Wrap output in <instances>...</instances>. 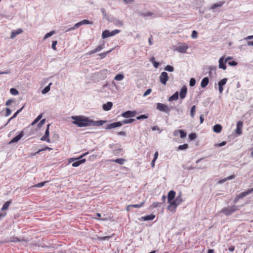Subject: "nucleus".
<instances>
[{
	"label": "nucleus",
	"instance_id": "nucleus-39",
	"mask_svg": "<svg viewBox=\"0 0 253 253\" xmlns=\"http://www.w3.org/2000/svg\"><path fill=\"white\" fill-rule=\"evenodd\" d=\"M104 46H105L104 43H103L102 44L98 46H97L95 49L96 52H99V51H101L103 48H104Z\"/></svg>",
	"mask_w": 253,
	"mask_h": 253
},
{
	"label": "nucleus",
	"instance_id": "nucleus-3",
	"mask_svg": "<svg viewBox=\"0 0 253 253\" xmlns=\"http://www.w3.org/2000/svg\"><path fill=\"white\" fill-rule=\"evenodd\" d=\"M239 210V206L233 205L230 207H227L226 208H223L220 212L223 213L226 216H229Z\"/></svg>",
	"mask_w": 253,
	"mask_h": 253
},
{
	"label": "nucleus",
	"instance_id": "nucleus-58",
	"mask_svg": "<svg viewBox=\"0 0 253 253\" xmlns=\"http://www.w3.org/2000/svg\"><path fill=\"white\" fill-rule=\"evenodd\" d=\"M228 65L230 66H235L237 64V62L234 61L228 62Z\"/></svg>",
	"mask_w": 253,
	"mask_h": 253
},
{
	"label": "nucleus",
	"instance_id": "nucleus-25",
	"mask_svg": "<svg viewBox=\"0 0 253 253\" xmlns=\"http://www.w3.org/2000/svg\"><path fill=\"white\" fill-rule=\"evenodd\" d=\"M178 98V92H176L175 93H174L172 96H171L169 99V101H172L173 100H176Z\"/></svg>",
	"mask_w": 253,
	"mask_h": 253
},
{
	"label": "nucleus",
	"instance_id": "nucleus-23",
	"mask_svg": "<svg viewBox=\"0 0 253 253\" xmlns=\"http://www.w3.org/2000/svg\"><path fill=\"white\" fill-rule=\"evenodd\" d=\"M155 217V215L151 214L150 215H148L145 216H142L141 219L143 221H147V220H153Z\"/></svg>",
	"mask_w": 253,
	"mask_h": 253
},
{
	"label": "nucleus",
	"instance_id": "nucleus-6",
	"mask_svg": "<svg viewBox=\"0 0 253 253\" xmlns=\"http://www.w3.org/2000/svg\"><path fill=\"white\" fill-rule=\"evenodd\" d=\"M157 109L160 111L164 112L166 113L169 114L170 109L167 105L161 103H158L157 104Z\"/></svg>",
	"mask_w": 253,
	"mask_h": 253
},
{
	"label": "nucleus",
	"instance_id": "nucleus-11",
	"mask_svg": "<svg viewBox=\"0 0 253 253\" xmlns=\"http://www.w3.org/2000/svg\"><path fill=\"white\" fill-rule=\"evenodd\" d=\"M175 196V192L173 190H170L168 194V202L169 205L170 203L174 200Z\"/></svg>",
	"mask_w": 253,
	"mask_h": 253
},
{
	"label": "nucleus",
	"instance_id": "nucleus-60",
	"mask_svg": "<svg viewBox=\"0 0 253 253\" xmlns=\"http://www.w3.org/2000/svg\"><path fill=\"white\" fill-rule=\"evenodd\" d=\"M160 204H161L160 203H159V202H155L153 203V207L154 208H156V207L159 206V205Z\"/></svg>",
	"mask_w": 253,
	"mask_h": 253
},
{
	"label": "nucleus",
	"instance_id": "nucleus-27",
	"mask_svg": "<svg viewBox=\"0 0 253 253\" xmlns=\"http://www.w3.org/2000/svg\"><path fill=\"white\" fill-rule=\"evenodd\" d=\"M11 201H8L6 202L2 206V207L1 208V211H4L8 209V207L9 206L10 204H11Z\"/></svg>",
	"mask_w": 253,
	"mask_h": 253
},
{
	"label": "nucleus",
	"instance_id": "nucleus-32",
	"mask_svg": "<svg viewBox=\"0 0 253 253\" xmlns=\"http://www.w3.org/2000/svg\"><path fill=\"white\" fill-rule=\"evenodd\" d=\"M55 33V31H51L49 33L46 34L43 37V40H45L47 39V38L52 36Z\"/></svg>",
	"mask_w": 253,
	"mask_h": 253
},
{
	"label": "nucleus",
	"instance_id": "nucleus-35",
	"mask_svg": "<svg viewBox=\"0 0 253 253\" xmlns=\"http://www.w3.org/2000/svg\"><path fill=\"white\" fill-rule=\"evenodd\" d=\"M188 145L187 144L179 145L178 147V150H184L188 148Z\"/></svg>",
	"mask_w": 253,
	"mask_h": 253
},
{
	"label": "nucleus",
	"instance_id": "nucleus-41",
	"mask_svg": "<svg viewBox=\"0 0 253 253\" xmlns=\"http://www.w3.org/2000/svg\"><path fill=\"white\" fill-rule=\"evenodd\" d=\"M23 108H24V107L23 106L21 109H20L18 110H17L14 114V115L10 118V119H13L16 118V116H17V115L22 111V110L23 109Z\"/></svg>",
	"mask_w": 253,
	"mask_h": 253
},
{
	"label": "nucleus",
	"instance_id": "nucleus-19",
	"mask_svg": "<svg viewBox=\"0 0 253 253\" xmlns=\"http://www.w3.org/2000/svg\"><path fill=\"white\" fill-rule=\"evenodd\" d=\"M187 93V88L186 86L182 87L180 92V97L181 99H183L185 97Z\"/></svg>",
	"mask_w": 253,
	"mask_h": 253
},
{
	"label": "nucleus",
	"instance_id": "nucleus-49",
	"mask_svg": "<svg viewBox=\"0 0 253 253\" xmlns=\"http://www.w3.org/2000/svg\"><path fill=\"white\" fill-rule=\"evenodd\" d=\"M196 138V134L194 133H192L189 134V138L190 140H194Z\"/></svg>",
	"mask_w": 253,
	"mask_h": 253
},
{
	"label": "nucleus",
	"instance_id": "nucleus-46",
	"mask_svg": "<svg viewBox=\"0 0 253 253\" xmlns=\"http://www.w3.org/2000/svg\"><path fill=\"white\" fill-rule=\"evenodd\" d=\"M195 84H196V80L194 78H191L190 80V82H189V85L190 86H193L195 85Z\"/></svg>",
	"mask_w": 253,
	"mask_h": 253
},
{
	"label": "nucleus",
	"instance_id": "nucleus-34",
	"mask_svg": "<svg viewBox=\"0 0 253 253\" xmlns=\"http://www.w3.org/2000/svg\"><path fill=\"white\" fill-rule=\"evenodd\" d=\"M227 81V79L226 78H224L222 79L220 81L218 82V86L223 87V86L226 84Z\"/></svg>",
	"mask_w": 253,
	"mask_h": 253
},
{
	"label": "nucleus",
	"instance_id": "nucleus-7",
	"mask_svg": "<svg viewBox=\"0 0 253 253\" xmlns=\"http://www.w3.org/2000/svg\"><path fill=\"white\" fill-rule=\"evenodd\" d=\"M169 78L168 74L166 72H163L159 77L160 82L164 84H166Z\"/></svg>",
	"mask_w": 253,
	"mask_h": 253
},
{
	"label": "nucleus",
	"instance_id": "nucleus-44",
	"mask_svg": "<svg viewBox=\"0 0 253 253\" xmlns=\"http://www.w3.org/2000/svg\"><path fill=\"white\" fill-rule=\"evenodd\" d=\"M111 238V236H106L104 237H98V239L100 241H104L106 240H109Z\"/></svg>",
	"mask_w": 253,
	"mask_h": 253
},
{
	"label": "nucleus",
	"instance_id": "nucleus-4",
	"mask_svg": "<svg viewBox=\"0 0 253 253\" xmlns=\"http://www.w3.org/2000/svg\"><path fill=\"white\" fill-rule=\"evenodd\" d=\"M87 154H88V152L85 153L83 154L82 156H81L79 158H77V159L71 158L69 160V163H71V162L74 161L75 160H78V161L74 162L72 165V167H77L79 166L81 164H83L85 162L86 160L85 159H83L81 160H79V159L82 158L83 157H84V156H85Z\"/></svg>",
	"mask_w": 253,
	"mask_h": 253
},
{
	"label": "nucleus",
	"instance_id": "nucleus-64",
	"mask_svg": "<svg viewBox=\"0 0 253 253\" xmlns=\"http://www.w3.org/2000/svg\"><path fill=\"white\" fill-rule=\"evenodd\" d=\"M247 45L248 46H253V41H247Z\"/></svg>",
	"mask_w": 253,
	"mask_h": 253
},
{
	"label": "nucleus",
	"instance_id": "nucleus-40",
	"mask_svg": "<svg viewBox=\"0 0 253 253\" xmlns=\"http://www.w3.org/2000/svg\"><path fill=\"white\" fill-rule=\"evenodd\" d=\"M165 70L169 72H173L174 68L170 65H167L165 68Z\"/></svg>",
	"mask_w": 253,
	"mask_h": 253
},
{
	"label": "nucleus",
	"instance_id": "nucleus-42",
	"mask_svg": "<svg viewBox=\"0 0 253 253\" xmlns=\"http://www.w3.org/2000/svg\"><path fill=\"white\" fill-rule=\"evenodd\" d=\"M179 131L180 136L181 138H183L186 137V133L184 132V130H183L182 129H180Z\"/></svg>",
	"mask_w": 253,
	"mask_h": 253
},
{
	"label": "nucleus",
	"instance_id": "nucleus-63",
	"mask_svg": "<svg viewBox=\"0 0 253 253\" xmlns=\"http://www.w3.org/2000/svg\"><path fill=\"white\" fill-rule=\"evenodd\" d=\"M13 102V100H12L9 99V100H8L6 102V103H5V105H6V106H8V105H9L11 104V102Z\"/></svg>",
	"mask_w": 253,
	"mask_h": 253
},
{
	"label": "nucleus",
	"instance_id": "nucleus-38",
	"mask_svg": "<svg viewBox=\"0 0 253 253\" xmlns=\"http://www.w3.org/2000/svg\"><path fill=\"white\" fill-rule=\"evenodd\" d=\"M141 15L143 17L152 16L154 15V13L152 12L149 11L145 13H143Z\"/></svg>",
	"mask_w": 253,
	"mask_h": 253
},
{
	"label": "nucleus",
	"instance_id": "nucleus-55",
	"mask_svg": "<svg viewBox=\"0 0 253 253\" xmlns=\"http://www.w3.org/2000/svg\"><path fill=\"white\" fill-rule=\"evenodd\" d=\"M52 149L50 147H48L47 146H46L44 148H43V149H41V150H39L38 152H37V153H39L41 151H45V150H51Z\"/></svg>",
	"mask_w": 253,
	"mask_h": 253
},
{
	"label": "nucleus",
	"instance_id": "nucleus-50",
	"mask_svg": "<svg viewBox=\"0 0 253 253\" xmlns=\"http://www.w3.org/2000/svg\"><path fill=\"white\" fill-rule=\"evenodd\" d=\"M152 92V89L150 88L148 89L143 94V96L145 97L150 94V93Z\"/></svg>",
	"mask_w": 253,
	"mask_h": 253
},
{
	"label": "nucleus",
	"instance_id": "nucleus-62",
	"mask_svg": "<svg viewBox=\"0 0 253 253\" xmlns=\"http://www.w3.org/2000/svg\"><path fill=\"white\" fill-rule=\"evenodd\" d=\"M118 134L119 135H122V136H126V133L124 131H120L118 133Z\"/></svg>",
	"mask_w": 253,
	"mask_h": 253
},
{
	"label": "nucleus",
	"instance_id": "nucleus-9",
	"mask_svg": "<svg viewBox=\"0 0 253 253\" xmlns=\"http://www.w3.org/2000/svg\"><path fill=\"white\" fill-rule=\"evenodd\" d=\"M122 126V123H121L120 122H117L107 125L105 127V128L107 129H110L117 127H120Z\"/></svg>",
	"mask_w": 253,
	"mask_h": 253
},
{
	"label": "nucleus",
	"instance_id": "nucleus-18",
	"mask_svg": "<svg viewBox=\"0 0 253 253\" xmlns=\"http://www.w3.org/2000/svg\"><path fill=\"white\" fill-rule=\"evenodd\" d=\"M253 191V188L251 189H249V190H247L246 191L242 192L240 194L238 195H239V198H240L241 199V198H242L243 197H245L246 196H247L248 195H249L250 193H251Z\"/></svg>",
	"mask_w": 253,
	"mask_h": 253
},
{
	"label": "nucleus",
	"instance_id": "nucleus-24",
	"mask_svg": "<svg viewBox=\"0 0 253 253\" xmlns=\"http://www.w3.org/2000/svg\"><path fill=\"white\" fill-rule=\"evenodd\" d=\"M225 3V1H220L217 3H215L212 5L211 9H214L217 7L222 6Z\"/></svg>",
	"mask_w": 253,
	"mask_h": 253
},
{
	"label": "nucleus",
	"instance_id": "nucleus-30",
	"mask_svg": "<svg viewBox=\"0 0 253 253\" xmlns=\"http://www.w3.org/2000/svg\"><path fill=\"white\" fill-rule=\"evenodd\" d=\"M113 162H115L116 163L119 164L120 165H123L126 161V160L124 159H117L114 160H112Z\"/></svg>",
	"mask_w": 253,
	"mask_h": 253
},
{
	"label": "nucleus",
	"instance_id": "nucleus-12",
	"mask_svg": "<svg viewBox=\"0 0 253 253\" xmlns=\"http://www.w3.org/2000/svg\"><path fill=\"white\" fill-rule=\"evenodd\" d=\"M135 115H136L135 111H127L126 112L123 113L122 114V117H123L124 118H126L133 117H134Z\"/></svg>",
	"mask_w": 253,
	"mask_h": 253
},
{
	"label": "nucleus",
	"instance_id": "nucleus-29",
	"mask_svg": "<svg viewBox=\"0 0 253 253\" xmlns=\"http://www.w3.org/2000/svg\"><path fill=\"white\" fill-rule=\"evenodd\" d=\"M135 121L134 119H129L126 120H124L122 122H120L123 124H130L133 123Z\"/></svg>",
	"mask_w": 253,
	"mask_h": 253
},
{
	"label": "nucleus",
	"instance_id": "nucleus-10",
	"mask_svg": "<svg viewBox=\"0 0 253 253\" xmlns=\"http://www.w3.org/2000/svg\"><path fill=\"white\" fill-rule=\"evenodd\" d=\"M93 24V22L92 21H89L88 20H86V19H84L78 23H77L75 25H74V28H76V29H77L79 27H80V26H81L82 25H85V24Z\"/></svg>",
	"mask_w": 253,
	"mask_h": 253
},
{
	"label": "nucleus",
	"instance_id": "nucleus-17",
	"mask_svg": "<svg viewBox=\"0 0 253 253\" xmlns=\"http://www.w3.org/2000/svg\"><path fill=\"white\" fill-rule=\"evenodd\" d=\"M243 126V123L241 121H239L237 124V127L236 130V133L238 134H241L242 133L241 128Z\"/></svg>",
	"mask_w": 253,
	"mask_h": 253
},
{
	"label": "nucleus",
	"instance_id": "nucleus-16",
	"mask_svg": "<svg viewBox=\"0 0 253 253\" xmlns=\"http://www.w3.org/2000/svg\"><path fill=\"white\" fill-rule=\"evenodd\" d=\"M113 106V103L111 102H107L106 103L103 105V109L105 111H109L111 110Z\"/></svg>",
	"mask_w": 253,
	"mask_h": 253
},
{
	"label": "nucleus",
	"instance_id": "nucleus-2",
	"mask_svg": "<svg viewBox=\"0 0 253 253\" xmlns=\"http://www.w3.org/2000/svg\"><path fill=\"white\" fill-rule=\"evenodd\" d=\"M182 201V195L181 192H180L176 198L169 205L168 207V210L175 212L176 207L181 204Z\"/></svg>",
	"mask_w": 253,
	"mask_h": 253
},
{
	"label": "nucleus",
	"instance_id": "nucleus-8",
	"mask_svg": "<svg viewBox=\"0 0 253 253\" xmlns=\"http://www.w3.org/2000/svg\"><path fill=\"white\" fill-rule=\"evenodd\" d=\"M49 126H50V124H48L47 126V128H46V129L45 130V132L44 135L41 138V140L42 141H46L47 142H48V143H49L50 142V140L49 138Z\"/></svg>",
	"mask_w": 253,
	"mask_h": 253
},
{
	"label": "nucleus",
	"instance_id": "nucleus-13",
	"mask_svg": "<svg viewBox=\"0 0 253 253\" xmlns=\"http://www.w3.org/2000/svg\"><path fill=\"white\" fill-rule=\"evenodd\" d=\"M24 135L23 131H21L18 135L14 137L10 142L9 144L18 142Z\"/></svg>",
	"mask_w": 253,
	"mask_h": 253
},
{
	"label": "nucleus",
	"instance_id": "nucleus-28",
	"mask_svg": "<svg viewBox=\"0 0 253 253\" xmlns=\"http://www.w3.org/2000/svg\"><path fill=\"white\" fill-rule=\"evenodd\" d=\"M124 78V76L123 74H119L115 76V77L114 78V80H115L116 81H120L123 80Z\"/></svg>",
	"mask_w": 253,
	"mask_h": 253
},
{
	"label": "nucleus",
	"instance_id": "nucleus-51",
	"mask_svg": "<svg viewBox=\"0 0 253 253\" xmlns=\"http://www.w3.org/2000/svg\"><path fill=\"white\" fill-rule=\"evenodd\" d=\"M148 118V116L146 115H141L138 117H136V119L137 120H141V119H147Z\"/></svg>",
	"mask_w": 253,
	"mask_h": 253
},
{
	"label": "nucleus",
	"instance_id": "nucleus-48",
	"mask_svg": "<svg viewBox=\"0 0 253 253\" xmlns=\"http://www.w3.org/2000/svg\"><path fill=\"white\" fill-rule=\"evenodd\" d=\"M198 37V33L197 32L194 30L192 31V34H191V37L193 38V39H196Z\"/></svg>",
	"mask_w": 253,
	"mask_h": 253
},
{
	"label": "nucleus",
	"instance_id": "nucleus-31",
	"mask_svg": "<svg viewBox=\"0 0 253 253\" xmlns=\"http://www.w3.org/2000/svg\"><path fill=\"white\" fill-rule=\"evenodd\" d=\"M42 115L40 114L39 115L36 119L31 123V126H34L36 125L42 118Z\"/></svg>",
	"mask_w": 253,
	"mask_h": 253
},
{
	"label": "nucleus",
	"instance_id": "nucleus-21",
	"mask_svg": "<svg viewBox=\"0 0 253 253\" xmlns=\"http://www.w3.org/2000/svg\"><path fill=\"white\" fill-rule=\"evenodd\" d=\"M209 80L208 77L204 78L201 83V86L202 87H205L209 84Z\"/></svg>",
	"mask_w": 253,
	"mask_h": 253
},
{
	"label": "nucleus",
	"instance_id": "nucleus-26",
	"mask_svg": "<svg viewBox=\"0 0 253 253\" xmlns=\"http://www.w3.org/2000/svg\"><path fill=\"white\" fill-rule=\"evenodd\" d=\"M52 85V83H50L49 84L46 86L42 91V93L43 94H46L47 93L50 89V86Z\"/></svg>",
	"mask_w": 253,
	"mask_h": 253
},
{
	"label": "nucleus",
	"instance_id": "nucleus-45",
	"mask_svg": "<svg viewBox=\"0 0 253 253\" xmlns=\"http://www.w3.org/2000/svg\"><path fill=\"white\" fill-rule=\"evenodd\" d=\"M144 203V202H142L139 204L131 205V206L132 207V208H140L143 205Z\"/></svg>",
	"mask_w": 253,
	"mask_h": 253
},
{
	"label": "nucleus",
	"instance_id": "nucleus-53",
	"mask_svg": "<svg viewBox=\"0 0 253 253\" xmlns=\"http://www.w3.org/2000/svg\"><path fill=\"white\" fill-rule=\"evenodd\" d=\"M11 113V111L9 108H6V114H5V117H7L9 116Z\"/></svg>",
	"mask_w": 253,
	"mask_h": 253
},
{
	"label": "nucleus",
	"instance_id": "nucleus-61",
	"mask_svg": "<svg viewBox=\"0 0 253 253\" xmlns=\"http://www.w3.org/2000/svg\"><path fill=\"white\" fill-rule=\"evenodd\" d=\"M10 73V71L9 70H6V71L4 72H0V75H3V74H9Z\"/></svg>",
	"mask_w": 253,
	"mask_h": 253
},
{
	"label": "nucleus",
	"instance_id": "nucleus-56",
	"mask_svg": "<svg viewBox=\"0 0 253 253\" xmlns=\"http://www.w3.org/2000/svg\"><path fill=\"white\" fill-rule=\"evenodd\" d=\"M45 122V119H43L40 122V123L38 124V126L40 127V126H42L44 124Z\"/></svg>",
	"mask_w": 253,
	"mask_h": 253
},
{
	"label": "nucleus",
	"instance_id": "nucleus-57",
	"mask_svg": "<svg viewBox=\"0 0 253 253\" xmlns=\"http://www.w3.org/2000/svg\"><path fill=\"white\" fill-rule=\"evenodd\" d=\"M153 66L155 68H158L159 66V63L158 62H156V61H154L153 63Z\"/></svg>",
	"mask_w": 253,
	"mask_h": 253
},
{
	"label": "nucleus",
	"instance_id": "nucleus-20",
	"mask_svg": "<svg viewBox=\"0 0 253 253\" xmlns=\"http://www.w3.org/2000/svg\"><path fill=\"white\" fill-rule=\"evenodd\" d=\"M187 49L188 46L187 45H183L178 46L177 48V50L181 53H185Z\"/></svg>",
	"mask_w": 253,
	"mask_h": 253
},
{
	"label": "nucleus",
	"instance_id": "nucleus-22",
	"mask_svg": "<svg viewBox=\"0 0 253 253\" xmlns=\"http://www.w3.org/2000/svg\"><path fill=\"white\" fill-rule=\"evenodd\" d=\"M222 127L219 125H215L213 127V130L215 133H220L222 130Z\"/></svg>",
	"mask_w": 253,
	"mask_h": 253
},
{
	"label": "nucleus",
	"instance_id": "nucleus-1",
	"mask_svg": "<svg viewBox=\"0 0 253 253\" xmlns=\"http://www.w3.org/2000/svg\"><path fill=\"white\" fill-rule=\"evenodd\" d=\"M71 118L74 121L72 123L76 125L78 127L86 126H99L103 125L106 123V121H94L89 117H85L83 116H72Z\"/></svg>",
	"mask_w": 253,
	"mask_h": 253
},
{
	"label": "nucleus",
	"instance_id": "nucleus-43",
	"mask_svg": "<svg viewBox=\"0 0 253 253\" xmlns=\"http://www.w3.org/2000/svg\"><path fill=\"white\" fill-rule=\"evenodd\" d=\"M47 181H44V182H41V183H38L36 185H35L34 186V187H42V186H44L45 185V184L46 183H47Z\"/></svg>",
	"mask_w": 253,
	"mask_h": 253
},
{
	"label": "nucleus",
	"instance_id": "nucleus-47",
	"mask_svg": "<svg viewBox=\"0 0 253 253\" xmlns=\"http://www.w3.org/2000/svg\"><path fill=\"white\" fill-rule=\"evenodd\" d=\"M112 50V49L109 50L108 51H106L104 53H102L101 54H99V55L100 56L101 58H104L110 52H111Z\"/></svg>",
	"mask_w": 253,
	"mask_h": 253
},
{
	"label": "nucleus",
	"instance_id": "nucleus-15",
	"mask_svg": "<svg viewBox=\"0 0 253 253\" xmlns=\"http://www.w3.org/2000/svg\"><path fill=\"white\" fill-rule=\"evenodd\" d=\"M224 57H221L219 58V68H220V69H222L223 70H225L226 68V66L225 65V63L224 62Z\"/></svg>",
	"mask_w": 253,
	"mask_h": 253
},
{
	"label": "nucleus",
	"instance_id": "nucleus-36",
	"mask_svg": "<svg viewBox=\"0 0 253 253\" xmlns=\"http://www.w3.org/2000/svg\"><path fill=\"white\" fill-rule=\"evenodd\" d=\"M10 92L11 94H12L13 95H16L19 94L18 91L14 88H11L10 89Z\"/></svg>",
	"mask_w": 253,
	"mask_h": 253
},
{
	"label": "nucleus",
	"instance_id": "nucleus-5",
	"mask_svg": "<svg viewBox=\"0 0 253 253\" xmlns=\"http://www.w3.org/2000/svg\"><path fill=\"white\" fill-rule=\"evenodd\" d=\"M119 33H120V30L117 29L111 32L108 30H105L102 32V39H105L109 37L113 36Z\"/></svg>",
	"mask_w": 253,
	"mask_h": 253
},
{
	"label": "nucleus",
	"instance_id": "nucleus-37",
	"mask_svg": "<svg viewBox=\"0 0 253 253\" xmlns=\"http://www.w3.org/2000/svg\"><path fill=\"white\" fill-rule=\"evenodd\" d=\"M208 70H209V74H210V76L211 75V74H212V72L213 71V72H215V70H216V67L215 66H209L208 67Z\"/></svg>",
	"mask_w": 253,
	"mask_h": 253
},
{
	"label": "nucleus",
	"instance_id": "nucleus-33",
	"mask_svg": "<svg viewBox=\"0 0 253 253\" xmlns=\"http://www.w3.org/2000/svg\"><path fill=\"white\" fill-rule=\"evenodd\" d=\"M195 112H196V106L194 105L191 107V110H190V116L192 118H194V117L195 116Z\"/></svg>",
	"mask_w": 253,
	"mask_h": 253
},
{
	"label": "nucleus",
	"instance_id": "nucleus-59",
	"mask_svg": "<svg viewBox=\"0 0 253 253\" xmlns=\"http://www.w3.org/2000/svg\"><path fill=\"white\" fill-rule=\"evenodd\" d=\"M253 39V35H252V36H249L246 38H245L243 40H245V41H248L249 40H251V39Z\"/></svg>",
	"mask_w": 253,
	"mask_h": 253
},
{
	"label": "nucleus",
	"instance_id": "nucleus-54",
	"mask_svg": "<svg viewBox=\"0 0 253 253\" xmlns=\"http://www.w3.org/2000/svg\"><path fill=\"white\" fill-rule=\"evenodd\" d=\"M226 144V141H222L220 143L215 144V146H217V147H222V146H224Z\"/></svg>",
	"mask_w": 253,
	"mask_h": 253
},
{
	"label": "nucleus",
	"instance_id": "nucleus-14",
	"mask_svg": "<svg viewBox=\"0 0 253 253\" xmlns=\"http://www.w3.org/2000/svg\"><path fill=\"white\" fill-rule=\"evenodd\" d=\"M23 32L22 29H18L16 30L12 31L10 35L11 39H14L17 35L21 34Z\"/></svg>",
	"mask_w": 253,
	"mask_h": 253
},
{
	"label": "nucleus",
	"instance_id": "nucleus-52",
	"mask_svg": "<svg viewBox=\"0 0 253 253\" xmlns=\"http://www.w3.org/2000/svg\"><path fill=\"white\" fill-rule=\"evenodd\" d=\"M57 43V42L56 41L52 42L51 47L54 50H55L56 49V45Z\"/></svg>",
	"mask_w": 253,
	"mask_h": 253
}]
</instances>
